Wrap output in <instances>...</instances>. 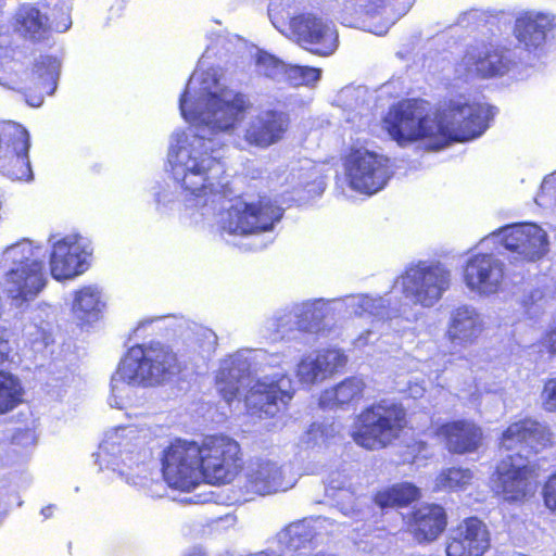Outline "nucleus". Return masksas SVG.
Returning a JSON list of instances; mask_svg holds the SVG:
<instances>
[{
    "label": "nucleus",
    "mask_w": 556,
    "mask_h": 556,
    "mask_svg": "<svg viewBox=\"0 0 556 556\" xmlns=\"http://www.w3.org/2000/svg\"><path fill=\"white\" fill-rule=\"evenodd\" d=\"M541 345L551 357L556 356V328L544 334Z\"/></svg>",
    "instance_id": "obj_48"
},
{
    "label": "nucleus",
    "mask_w": 556,
    "mask_h": 556,
    "mask_svg": "<svg viewBox=\"0 0 556 556\" xmlns=\"http://www.w3.org/2000/svg\"><path fill=\"white\" fill-rule=\"evenodd\" d=\"M56 507L53 504L47 505L41 508L40 515L42 516L43 520H47L51 518L55 511Z\"/></svg>",
    "instance_id": "obj_53"
},
{
    "label": "nucleus",
    "mask_w": 556,
    "mask_h": 556,
    "mask_svg": "<svg viewBox=\"0 0 556 556\" xmlns=\"http://www.w3.org/2000/svg\"><path fill=\"white\" fill-rule=\"evenodd\" d=\"M296 305L277 311L270 318L266 319L263 325L264 336L271 340H282L291 336L298 330Z\"/></svg>",
    "instance_id": "obj_33"
},
{
    "label": "nucleus",
    "mask_w": 556,
    "mask_h": 556,
    "mask_svg": "<svg viewBox=\"0 0 556 556\" xmlns=\"http://www.w3.org/2000/svg\"><path fill=\"white\" fill-rule=\"evenodd\" d=\"M354 477L355 471L348 465H343L340 468L330 471L325 481L327 495L334 497L336 492L341 491L346 494L348 497H352L354 494L352 483Z\"/></svg>",
    "instance_id": "obj_37"
},
{
    "label": "nucleus",
    "mask_w": 556,
    "mask_h": 556,
    "mask_svg": "<svg viewBox=\"0 0 556 556\" xmlns=\"http://www.w3.org/2000/svg\"><path fill=\"white\" fill-rule=\"evenodd\" d=\"M498 242L515 261L536 262L549 249L547 232L534 223L506 225L485 237L482 242Z\"/></svg>",
    "instance_id": "obj_16"
},
{
    "label": "nucleus",
    "mask_w": 556,
    "mask_h": 556,
    "mask_svg": "<svg viewBox=\"0 0 556 556\" xmlns=\"http://www.w3.org/2000/svg\"><path fill=\"white\" fill-rule=\"evenodd\" d=\"M200 468L202 482L208 484L230 483L242 467L239 444L225 435L206 437L201 444Z\"/></svg>",
    "instance_id": "obj_13"
},
{
    "label": "nucleus",
    "mask_w": 556,
    "mask_h": 556,
    "mask_svg": "<svg viewBox=\"0 0 556 556\" xmlns=\"http://www.w3.org/2000/svg\"><path fill=\"white\" fill-rule=\"evenodd\" d=\"M553 199H556V170L544 177L535 202L539 205H545L548 200Z\"/></svg>",
    "instance_id": "obj_46"
},
{
    "label": "nucleus",
    "mask_w": 556,
    "mask_h": 556,
    "mask_svg": "<svg viewBox=\"0 0 556 556\" xmlns=\"http://www.w3.org/2000/svg\"><path fill=\"white\" fill-rule=\"evenodd\" d=\"M295 478L285 466L270 458H256L250 462L244 473L243 488L251 495H271L293 488Z\"/></svg>",
    "instance_id": "obj_20"
},
{
    "label": "nucleus",
    "mask_w": 556,
    "mask_h": 556,
    "mask_svg": "<svg viewBox=\"0 0 556 556\" xmlns=\"http://www.w3.org/2000/svg\"><path fill=\"white\" fill-rule=\"evenodd\" d=\"M178 369L175 353L160 342L131 346L111 377L109 405L125 409L138 401V389L160 384Z\"/></svg>",
    "instance_id": "obj_5"
},
{
    "label": "nucleus",
    "mask_w": 556,
    "mask_h": 556,
    "mask_svg": "<svg viewBox=\"0 0 556 556\" xmlns=\"http://www.w3.org/2000/svg\"><path fill=\"white\" fill-rule=\"evenodd\" d=\"M340 432V426L336 422L313 424L302 438V443L307 447L321 446L333 439Z\"/></svg>",
    "instance_id": "obj_38"
},
{
    "label": "nucleus",
    "mask_w": 556,
    "mask_h": 556,
    "mask_svg": "<svg viewBox=\"0 0 556 556\" xmlns=\"http://www.w3.org/2000/svg\"><path fill=\"white\" fill-rule=\"evenodd\" d=\"M105 302L101 289L96 285H87L72 292L71 312L80 325H90L97 321Z\"/></svg>",
    "instance_id": "obj_29"
},
{
    "label": "nucleus",
    "mask_w": 556,
    "mask_h": 556,
    "mask_svg": "<svg viewBox=\"0 0 556 556\" xmlns=\"http://www.w3.org/2000/svg\"><path fill=\"white\" fill-rule=\"evenodd\" d=\"M186 556H205V554L201 549H194L193 552Z\"/></svg>",
    "instance_id": "obj_57"
},
{
    "label": "nucleus",
    "mask_w": 556,
    "mask_h": 556,
    "mask_svg": "<svg viewBox=\"0 0 556 556\" xmlns=\"http://www.w3.org/2000/svg\"><path fill=\"white\" fill-rule=\"evenodd\" d=\"M365 382L358 377H351L334 388L325 390L319 397L323 408L343 407L356 404L363 397Z\"/></svg>",
    "instance_id": "obj_32"
},
{
    "label": "nucleus",
    "mask_w": 556,
    "mask_h": 556,
    "mask_svg": "<svg viewBox=\"0 0 556 556\" xmlns=\"http://www.w3.org/2000/svg\"><path fill=\"white\" fill-rule=\"evenodd\" d=\"M266 244H267V242H262V243L260 244V248L265 247Z\"/></svg>",
    "instance_id": "obj_60"
},
{
    "label": "nucleus",
    "mask_w": 556,
    "mask_h": 556,
    "mask_svg": "<svg viewBox=\"0 0 556 556\" xmlns=\"http://www.w3.org/2000/svg\"><path fill=\"white\" fill-rule=\"evenodd\" d=\"M50 274L56 281L72 280L91 265V241L78 233H52L48 238Z\"/></svg>",
    "instance_id": "obj_11"
},
{
    "label": "nucleus",
    "mask_w": 556,
    "mask_h": 556,
    "mask_svg": "<svg viewBox=\"0 0 556 556\" xmlns=\"http://www.w3.org/2000/svg\"><path fill=\"white\" fill-rule=\"evenodd\" d=\"M446 527V515L439 505H425L413 514L412 531L418 542L435 540Z\"/></svg>",
    "instance_id": "obj_30"
},
{
    "label": "nucleus",
    "mask_w": 556,
    "mask_h": 556,
    "mask_svg": "<svg viewBox=\"0 0 556 556\" xmlns=\"http://www.w3.org/2000/svg\"><path fill=\"white\" fill-rule=\"evenodd\" d=\"M15 505L16 507H21L23 505V501L21 496L15 493L8 497L7 501L0 502V522L3 520L4 516L7 515L8 510Z\"/></svg>",
    "instance_id": "obj_49"
},
{
    "label": "nucleus",
    "mask_w": 556,
    "mask_h": 556,
    "mask_svg": "<svg viewBox=\"0 0 556 556\" xmlns=\"http://www.w3.org/2000/svg\"><path fill=\"white\" fill-rule=\"evenodd\" d=\"M30 135L26 128L13 124L0 148V173L12 181L31 182L34 172L29 159Z\"/></svg>",
    "instance_id": "obj_18"
},
{
    "label": "nucleus",
    "mask_w": 556,
    "mask_h": 556,
    "mask_svg": "<svg viewBox=\"0 0 556 556\" xmlns=\"http://www.w3.org/2000/svg\"><path fill=\"white\" fill-rule=\"evenodd\" d=\"M493 108L467 103L462 99L433 110L421 99H407L393 105L383 119V128L400 147L426 141L439 150L453 141H469L481 136L494 116Z\"/></svg>",
    "instance_id": "obj_2"
},
{
    "label": "nucleus",
    "mask_w": 556,
    "mask_h": 556,
    "mask_svg": "<svg viewBox=\"0 0 556 556\" xmlns=\"http://www.w3.org/2000/svg\"><path fill=\"white\" fill-rule=\"evenodd\" d=\"M285 356L265 350L241 349L220 361L215 384L228 403L238 399L240 390L249 387L244 395L251 415L273 417L293 395L291 379L281 368Z\"/></svg>",
    "instance_id": "obj_3"
},
{
    "label": "nucleus",
    "mask_w": 556,
    "mask_h": 556,
    "mask_svg": "<svg viewBox=\"0 0 556 556\" xmlns=\"http://www.w3.org/2000/svg\"><path fill=\"white\" fill-rule=\"evenodd\" d=\"M334 522L327 517H309L289 523L281 529L276 541L280 554H304L323 541L325 534L333 532Z\"/></svg>",
    "instance_id": "obj_19"
},
{
    "label": "nucleus",
    "mask_w": 556,
    "mask_h": 556,
    "mask_svg": "<svg viewBox=\"0 0 556 556\" xmlns=\"http://www.w3.org/2000/svg\"><path fill=\"white\" fill-rule=\"evenodd\" d=\"M195 500H193V503H205L208 501V498L206 496H203V495H195L194 496Z\"/></svg>",
    "instance_id": "obj_56"
},
{
    "label": "nucleus",
    "mask_w": 556,
    "mask_h": 556,
    "mask_svg": "<svg viewBox=\"0 0 556 556\" xmlns=\"http://www.w3.org/2000/svg\"><path fill=\"white\" fill-rule=\"evenodd\" d=\"M320 76L321 70L317 67L287 64L282 81L289 83L294 87L311 86L317 83Z\"/></svg>",
    "instance_id": "obj_39"
},
{
    "label": "nucleus",
    "mask_w": 556,
    "mask_h": 556,
    "mask_svg": "<svg viewBox=\"0 0 556 556\" xmlns=\"http://www.w3.org/2000/svg\"><path fill=\"white\" fill-rule=\"evenodd\" d=\"M425 387L424 384L419 383V382H408V388L406 390V392L408 393V395L413 399H418V397H421L425 393Z\"/></svg>",
    "instance_id": "obj_51"
},
{
    "label": "nucleus",
    "mask_w": 556,
    "mask_h": 556,
    "mask_svg": "<svg viewBox=\"0 0 556 556\" xmlns=\"http://www.w3.org/2000/svg\"><path fill=\"white\" fill-rule=\"evenodd\" d=\"M542 408L547 413H556V377L546 379L540 393Z\"/></svg>",
    "instance_id": "obj_44"
},
{
    "label": "nucleus",
    "mask_w": 556,
    "mask_h": 556,
    "mask_svg": "<svg viewBox=\"0 0 556 556\" xmlns=\"http://www.w3.org/2000/svg\"><path fill=\"white\" fill-rule=\"evenodd\" d=\"M24 337L36 352L42 351L52 342L50 325L47 321L39 325L36 323L27 324L24 328Z\"/></svg>",
    "instance_id": "obj_40"
},
{
    "label": "nucleus",
    "mask_w": 556,
    "mask_h": 556,
    "mask_svg": "<svg viewBox=\"0 0 556 556\" xmlns=\"http://www.w3.org/2000/svg\"><path fill=\"white\" fill-rule=\"evenodd\" d=\"M199 444L176 440L165 451L162 472L166 483L184 492H190L202 483Z\"/></svg>",
    "instance_id": "obj_15"
},
{
    "label": "nucleus",
    "mask_w": 556,
    "mask_h": 556,
    "mask_svg": "<svg viewBox=\"0 0 556 556\" xmlns=\"http://www.w3.org/2000/svg\"><path fill=\"white\" fill-rule=\"evenodd\" d=\"M463 281L475 295L490 298L503 290L505 263L493 253H473L463 267Z\"/></svg>",
    "instance_id": "obj_17"
},
{
    "label": "nucleus",
    "mask_w": 556,
    "mask_h": 556,
    "mask_svg": "<svg viewBox=\"0 0 556 556\" xmlns=\"http://www.w3.org/2000/svg\"><path fill=\"white\" fill-rule=\"evenodd\" d=\"M545 506L556 514V473L551 476L543 489Z\"/></svg>",
    "instance_id": "obj_47"
},
{
    "label": "nucleus",
    "mask_w": 556,
    "mask_h": 556,
    "mask_svg": "<svg viewBox=\"0 0 556 556\" xmlns=\"http://www.w3.org/2000/svg\"><path fill=\"white\" fill-rule=\"evenodd\" d=\"M489 546L485 525L477 518H468L452 531L446 556H482Z\"/></svg>",
    "instance_id": "obj_23"
},
{
    "label": "nucleus",
    "mask_w": 556,
    "mask_h": 556,
    "mask_svg": "<svg viewBox=\"0 0 556 556\" xmlns=\"http://www.w3.org/2000/svg\"><path fill=\"white\" fill-rule=\"evenodd\" d=\"M298 331L318 333L324 329V320L336 316L333 301L325 299L308 300L296 303Z\"/></svg>",
    "instance_id": "obj_31"
},
{
    "label": "nucleus",
    "mask_w": 556,
    "mask_h": 556,
    "mask_svg": "<svg viewBox=\"0 0 556 556\" xmlns=\"http://www.w3.org/2000/svg\"><path fill=\"white\" fill-rule=\"evenodd\" d=\"M194 336L202 354L210 355L215 351L217 346V336L213 330L199 326L194 330Z\"/></svg>",
    "instance_id": "obj_43"
},
{
    "label": "nucleus",
    "mask_w": 556,
    "mask_h": 556,
    "mask_svg": "<svg viewBox=\"0 0 556 556\" xmlns=\"http://www.w3.org/2000/svg\"><path fill=\"white\" fill-rule=\"evenodd\" d=\"M289 127L288 115L276 110H264L252 116L244 128L249 144L267 148L278 142Z\"/></svg>",
    "instance_id": "obj_24"
},
{
    "label": "nucleus",
    "mask_w": 556,
    "mask_h": 556,
    "mask_svg": "<svg viewBox=\"0 0 556 556\" xmlns=\"http://www.w3.org/2000/svg\"><path fill=\"white\" fill-rule=\"evenodd\" d=\"M473 478L470 469L452 467L442 470L434 479L433 491H458L466 489Z\"/></svg>",
    "instance_id": "obj_35"
},
{
    "label": "nucleus",
    "mask_w": 556,
    "mask_h": 556,
    "mask_svg": "<svg viewBox=\"0 0 556 556\" xmlns=\"http://www.w3.org/2000/svg\"><path fill=\"white\" fill-rule=\"evenodd\" d=\"M400 323L399 318H391L389 321L384 319H372V325L370 329L362 332L353 342L355 348L363 349L367 346L369 343H372L379 339L378 331L381 332V336H386V331L390 328H394L395 325Z\"/></svg>",
    "instance_id": "obj_42"
},
{
    "label": "nucleus",
    "mask_w": 556,
    "mask_h": 556,
    "mask_svg": "<svg viewBox=\"0 0 556 556\" xmlns=\"http://www.w3.org/2000/svg\"><path fill=\"white\" fill-rule=\"evenodd\" d=\"M154 197L156 204L162 206H166L173 201L172 193L167 189L161 187L160 190L154 193Z\"/></svg>",
    "instance_id": "obj_50"
},
{
    "label": "nucleus",
    "mask_w": 556,
    "mask_h": 556,
    "mask_svg": "<svg viewBox=\"0 0 556 556\" xmlns=\"http://www.w3.org/2000/svg\"><path fill=\"white\" fill-rule=\"evenodd\" d=\"M419 497V489L409 482L394 484L378 492L376 504L381 508L406 506Z\"/></svg>",
    "instance_id": "obj_34"
},
{
    "label": "nucleus",
    "mask_w": 556,
    "mask_h": 556,
    "mask_svg": "<svg viewBox=\"0 0 556 556\" xmlns=\"http://www.w3.org/2000/svg\"><path fill=\"white\" fill-rule=\"evenodd\" d=\"M552 432L539 421L526 418L503 431L500 448L506 451L492 478L493 491L508 502L523 500L530 491V452L538 453L552 443Z\"/></svg>",
    "instance_id": "obj_4"
},
{
    "label": "nucleus",
    "mask_w": 556,
    "mask_h": 556,
    "mask_svg": "<svg viewBox=\"0 0 556 556\" xmlns=\"http://www.w3.org/2000/svg\"><path fill=\"white\" fill-rule=\"evenodd\" d=\"M256 68L260 74H263L277 81H282L286 75L287 64L273 54L260 51L256 55Z\"/></svg>",
    "instance_id": "obj_41"
},
{
    "label": "nucleus",
    "mask_w": 556,
    "mask_h": 556,
    "mask_svg": "<svg viewBox=\"0 0 556 556\" xmlns=\"http://www.w3.org/2000/svg\"><path fill=\"white\" fill-rule=\"evenodd\" d=\"M364 90L361 88L346 87L338 94V102L344 110H355L363 102Z\"/></svg>",
    "instance_id": "obj_45"
},
{
    "label": "nucleus",
    "mask_w": 556,
    "mask_h": 556,
    "mask_svg": "<svg viewBox=\"0 0 556 556\" xmlns=\"http://www.w3.org/2000/svg\"><path fill=\"white\" fill-rule=\"evenodd\" d=\"M290 0H270L268 16L280 33L291 35L299 45L312 53L327 56L332 54L339 43L336 25L313 13L290 17Z\"/></svg>",
    "instance_id": "obj_6"
},
{
    "label": "nucleus",
    "mask_w": 556,
    "mask_h": 556,
    "mask_svg": "<svg viewBox=\"0 0 556 556\" xmlns=\"http://www.w3.org/2000/svg\"><path fill=\"white\" fill-rule=\"evenodd\" d=\"M466 15L468 17L476 16L477 15V11H471V12L467 13Z\"/></svg>",
    "instance_id": "obj_59"
},
{
    "label": "nucleus",
    "mask_w": 556,
    "mask_h": 556,
    "mask_svg": "<svg viewBox=\"0 0 556 556\" xmlns=\"http://www.w3.org/2000/svg\"><path fill=\"white\" fill-rule=\"evenodd\" d=\"M341 510L344 515H359L361 511L359 510H355L354 508H346L344 506L341 507Z\"/></svg>",
    "instance_id": "obj_55"
},
{
    "label": "nucleus",
    "mask_w": 556,
    "mask_h": 556,
    "mask_svg": "<svg viewBox=\"0 0 556 556\" xmlns=\"http://www.w3.org/2000/svg\"><path fill=\"white\" fill-rule=\"evenodd\" d=\"M422 366L430 368L431 371L435 374V378H438L439 374L444 371L446 367V362H444L443 365H439L437 358L432 357L429 361L424 362Z\"/></svg>",
    "instance_id": "obj_52"
},
{
    "label": "nucleus",
    "mask_w": 556,
    "mask_h": 556,
    "mask_svg": "<svg viewBox=\"0 0 556 556\" xmlns=\"http://www.w3.org/2000/svg\"><path fill=\"white\" fill-rule=\"evenodd\" d=\"M415 0H342L341 20L351 27L384 35Z\"/></svg>",
    "instance_id": "obj_10"
},
{
    "label": "nucleus",
    "mask_w": 556,
    "mask_h": 556,
    "mask_svg": "<svg viewBox=\"0 0 556 556\" xmlns=\"http://www.w3.org/2000/svg\"><path fill=\"white\" fill-rule=\"evenodd\" d=\"M452 285L451 269L435 261L409 264L394 281L404 299L414 305L431 308L438 304Z\"/></svg>",
    "instance_id": "obj_9"
},
{
    "label": "nucleus",
    "mask_w": 556,
    "mask_h": 556,
    "mask_svg": "<svg viewBox=\"0 0 556 556\" xmlns=\"http://www.w3.org/2000/svg\"><path fill=\"white\" fill-rule=\"evenodd\" d=\"M554 15L548 12H521L515 21L514 35L528 51L539 50L545 43L547 33L554 27Z\"/></svg>",
    "instance_id": "obj_26"
},
{
    "label": "nucleus",
    "mask_w": 556,
    "mask_h": 556,
    "mask_svg": "<svg viewBox=\"0 0 556 556\" xmlns=\"http://www.w3.org/2000/svg\"><path fill=\"white\" fill-rule=\"evenodd\" d=\"M406 425L403 406L392 400H381L357 416L351 437L364 448L379 450L397 439Z\"/></svg>",
    "instance_id": "obj_8"
},
{
    "label": "nucleus",
    "mask_w": 556,
    "mask_h": 556,
    "mask_svg": "<svg viewBox=\"0 0 556 556\" xmlns=\"http://www.w3.org/2000/svg\"><path fill=\"white\" fill-rule=\"evenodd\" d=\"M11 25L23 39L40 43L48 41L53 33H65L72 26V18L66 8L54 9L49 13L38 5L23 3L15 10Z\"/></svg>",
    "instance_id": "obj_14"
},
{
    "label": "nucleus",
    "mask_w": 556,
    "mask_h": 556,
    "mask_svg": "<svg viewBox=\"0 0 556 556\" xmlns=\"http://www.w3.org/2000/svg\"><path fill=\"white\" fill-rule=\"evenodd\" d=\"M22 401V387L13 375L0 370V414L13 409Z\"/></svg>",
    "instance_id": "obj_36"
},
{
    "label": "nucleus",
    "mask_w": 556,
    "mask_h": 556,
    "mask_svg": "<svg viewBox=\"0 0 556 556\" xmlns=\"http://www.w3.org/2000/svg\"><path fill=\"white\" fill-rule=\"evenodd\" d=\"M462 65L468 74L483 78L511 75L521 77V65L517 62L516 52L507 49L486 48L469 51L463 59Z\"/></svg>",
    "instance_id": "obj_21"
},
{
    "label": "nucleus",
    "mask_w": 556,
    "mask_h": 556,
    "mask_svg": "<svg viewBox=\"0 0 556 556\" xmlns=\"http://www.w3.org/2000/svg\"><path fill=\"white\" fill-rule=\"evenodd\" d=\"M343 166L351 189L367 195L382 190L394 174L388 156L363 147L352 148Z\"/></svg>",
    "instance_id": "obj_12"
},
{
    "label": "nucleus",
    "mask_w": 556,
    "mask_h": 556,
    "mask_svg": "<svg viewBox=\"0 0 556 556\" xmlns=\"http://www.w3.org/2000/svg\"><path fill=\"white\" fill-rule=\"evenodd\" d=\"M146 442L142 434L135 426L116 427L109 429L94 454L99 468L111 469L125 477L130 484H139L130 471L137 468L138 473L144 470V460L148 453L141 450Z\"/></svg>",
    "instance_id": "obj_7"
},
{
    "label": "nucleus",
    "mask_w": 556,
    "mask_h": 556,
    "mask_svg": "<svg viewBox=\"0 0 556 556\" xmlns=\"http://www.w3.org/2000/svg\"><path fill=\"white\" fill-rule=\"evenodd\" d=\"M437 434L444 439L448 451L455 454L475 452L483 440L482 429L469 420L446 422L437 429Z\"/></svg>",
    "instance_id": "obj_28"
},
{
    "label": "nucleus",
    "mask_w": 556,
    "mask_h": 556,
    "mask_svg": "<svg viewBox=\"0 0 556 556\" xmlns=\"http://www.w3.org/2000/svg\"><path fill=\"white\" fill-rule=\"evenodd\" d=\"M160 317H156V318H147V319H143L139 323L137 329H136V332H139L142 328H144L148 324H151L155 320H159Z\"/></svg>",
    "instance_id": "obj_54"
},
{
    "label": "nucleus",
    "mask_w": 556,
    "mask_h": 556,
    "mask_svg": "<svg viewBox=\"0 0 556 556\" xmlns=\"http://www.w3.org/2000/svg\"><path fill=\"white\" fill-rule=\"evenodd\" d=\"M203 65L200 61L179 99L181 116L190 125L170 136L167 153L185 216L195 225L217 224L230 235L270 232L283 214L270 199L226 201L232 192L223 160V138L237 129L251 101L222 83L219 68L204 70Z\"/></svg>",
    "instance_id": "obj_1"
},
{
    "label": "nucleus",
    "mask_w": 556,
    "mask_h": 556,
    "mask_svg": "<svg viewBox=\"0 0 556 556\" xmlns=\"http://www.w3.org/2000/svg\"><path fill=\"white\" fill-rule=\"evenodd\" d=\"M485 328L482 314L472 305L463 304L451 311L445 338L453 348H468L477 342Z\"/></svg>",
    "instance_id": "obj_22"
},
{
    "label": "nucleus",
    "mask_w": 556,
    "mask_h": 556,
    "mask_svg": "<svg viewBox=\"0 0 556 556\" xmlns=\"http://www.w3.org/2000/svg\"><path fill=\"white\" fill-rule=\"evenodd\" d=\"M336 316L364 317L384 319L391 313V300L389 294L384 296H371L368 294H350L341 299H332Z\"/></svg>",
    "instance_id": "obj_27"
},
{
    "label": "nucleus",
    "mask_w": 556,
    "mask_h": 556,
    "mask_svg": "<svg viewBox=\"0 0 556 556\" xmlns=\"http://www.w3.org/2000/svg\"><path fill=\"white\" fill-rule=\"evenodd\" d=\"M346 363L339 349H324L303 357L298 364L296 377L302 384L312 386L330 378Z\"/></svg>",
    "instance_id": "obj_25"
},
{
    "label": "nucleus",
    "mask_w": 556,
    "mask_h": 556,
    "mask_svg": "<svg viewBox=\"0 0 556 556\" xmlns=\"http://www.w3.org/2000/svg\"><path fill=\"white\" fill-rule=\"evenodd\" d=\"M312 556H334V555H330V554H326V553H321L320 552V553H316V554H314Z\"/></svg>",
    "instance_id": "obj_58"
}]
</instances>
